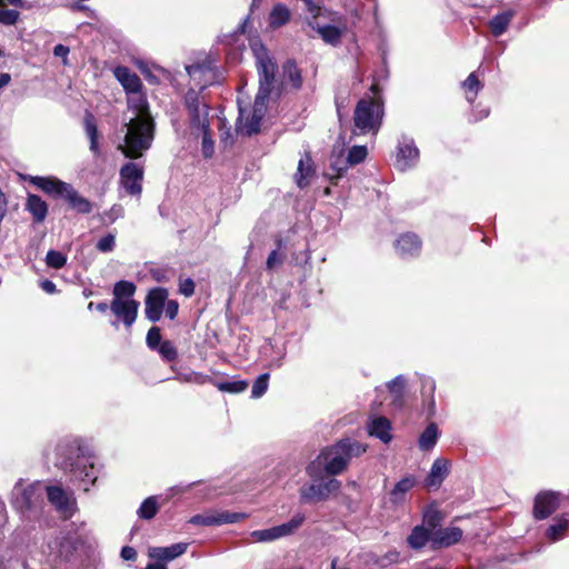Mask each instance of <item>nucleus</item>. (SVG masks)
Returning a JSON list of instances; mask_svg holds the SVG:
<instances>
[{
    "label": "nucleus",
    "instance_id": "1",
    "mask_svg": "<svg viewBox=\"0 0 569 569\" xmlns=\"http://www.w3.org/2000/svg\"><path fill=\"white\" fill-rule=\"evenodd\" d=\"M56 456L54 465L68 473L73 483L88 492L98 479L90 448L83 445L81 439L68 437L58 442Z\"/></svg>",
    "mask_w": 569,
    "mask_h": 569
},
{
    "label": "nucleus",
    "instance_id": "2",
    "mask_svg": "<svg viewBox=\"0 0 569 569\" xmlns=\"http://www.w3.org/2000/svg\"><path fill=\"white\" fill-rule=\"evenodd\" d=\"M128 106L136 114L126 124L124 143L119 149L127 158L137 159L151 147L154 123L141 90L128 93Z\"/></svg>",
    "mask_w": 569,
    "mask_h": 569
},
{
    "label": "nucleus",
    "instance_id": "3",
    "mask_svg": "<svg viewBox=\"0 0 569 569\" xmlns=\"http://www.w3.org/2000/svg\"><path fill=\"white\" fill-rule=\"evenodd\" d=\"M367 451V446L346 438L323 448L315 460L306 467V473L312 479H320L323 473L335 477L341 475L352 458Z\"/></svg>",
    "mask_w": 569,
    "mask_h": 569
},
{
    "label": "nucleus",
    "instance_id": "4",
    "mask_svg": "<svg viewBox=\"0 0 569 569\" xmlns=\"http://www.w3.org/2000/svg\"><path fill=\"white\" fill-rule=\"evenodd\" d=\"M251 50L256 58L259 77V90L256 99L264 102L270 99H278L281 94V83L277 78V63L269 57L266 47L260 41H252Z\"/></svg>",
    "mask_w": 569,
    "mask_h": 569
},
{
    "label": "nucleus",
    "instance_id": "5",
    "mask_svg": "<svg viewBox=\"0 0 569 569\" xmlns=\"http://www.w3.org/2000/svg\"><path fill=\"white\" fill-rule=\"evenodd\" d=\"M43 496L44 485L41 481L24 485L23 479H19L11 491L10 502L22 518L30 520L40 516Z\"/></svg>",
    "mask_w": 569,
    "mask_h": 569
},
{
    "label": "nucleus",
    "instance_id": "6",
    "mask_svg": "<svg viewBox=\"0 0 569 569\" xmlns=\"http://www.w3.org/2000/svg\"><path fill=\"white\" fill-rule=\"evenodd\" d=\"M309 24L317 30L322 40L331 46H337L346 29L342 17L338 12L323 8L320 18H311Z\"/></svg>",
    "mask_w": 569,
    "mask_h": 569
},
{
    "label": "nucleus",
    "instance_id": "7",
    "mask_svg": "<svg viewBox=\"0 0 569 569\" xmlns=\"http://www.w3.org/2000/svg\"><path fill=\"white\" fill-rule=\"evenodd\" d=\"M382 107L372 99H361L355 109L356 130L360 133H377L382 120Z\"/></svg>",
    "mask_w": 569,
    "mask_h": 569
},
{
    "label": "nucleus",
    "instance_id": "8",
    "mask_svg": "<svg viewBox=\"0 0 569 569\" xmlns=\"http://www.w3.org/2000/svg\"><path fill=\"white\" fill-rule=\"evenodd\" d=\"M184 108L188 113L190 129L193 132L209 128V106L200 91L194 89L187 91Z\"/></svg>",
    "mask_w": 569,
    "mask_h": 569
},
{
    "label": "nucleus",
    "instance_id": "9",
    "mask_svg": "<svg viewBox=\"0 0 569 569\" xmlns=\"http://www.w3.org/2000/svg\"><path fill=\"white\" fill-rule=\"evenodd\" d=\"M341 487V482L335 478L313 480L306 483L299 490L300 500L302 502H320L329 499L330 495L337 492Z\"/></svg>",
    "mask_w": 569,
    "mask_h": 569
},
{
    "label": "nucleus",
    "instance_id": "10",
    "mask_svg": "<svg viewBox=\"0 0 569 569\" xmlns=\"http://www.w3.org/2000/svg\"><path fill=\"white\" fill-rule=\"evenodd\" d=\"M267 103L254 99V103L250 110L239 107V117L236 130L244 136H252L260 130L261 120L266 114Z\"/></svg>",
    "mask_w": 569,
    "mask_h": 569
},
{
    "label": "nucleus",
    "instance_id": "11",
    "mask_svg": "<svg viewBox=\"0 0 569 569\" xmlns=\"http://www.w3.org/2000/svg\"><path fill=\"white\" fill-rule=\"evenodd\" d=\"M305 521L302 513H297L288 522L262 530L250 532L254 542H271L282 537L292 535Z\"/></svg>",
    "mask_w": 569,
    "mask_h": 569
},
{
    "label": "nucleus",
    "instance_id": "12",
    "mask_svg": "<svg viewBox=\"0 0 569 569\" xmlns=\"http://www.w3.org/2000/svg\"><path fill=\"white\" fill-rule=\"evenodd\" d=\"M419 161V150L413 139L402 137L397 147L395 166L401 171L413 168Z\"/></svg>",
    "mask_w": 569,
    "mask_h": 569
},
{
    "label": "nucleus",
    "instance_id": "13",
    "mask_svg": "<svg viewBox=\"0 0 569 569\" xmlns=\"http://www.w3.org/2000/svg\"><path fill=\"white\" fill-rule=\"evenodd\" d=\"M143 168L134 162H127L120 169V181L131 196H139L142 191Z\"/></svg>",
    "mask_w": 569,
    "mask_h": 569
},
{
    "label": "nucleus",
    "instance_id": "14",
    "mask_svg": "<svg viewBox=\"0 0 569 569\" xmlns=\"http://www.w3.org/2000/svg\"><path fill=\"white\" fill-rule=\"evenodd\" d=\"M28 180L30 183L53 198H64L71 187L69 183L53 177L30 176Z\"/></svg>",
    "mask_w": 569,
    "mask_h": 569
},
{
    "label": "nucleus",
    "instance_id": "15",
    "mask_svg": "<svg viewBox=\"0 0 569 569\" xmlns=\"http://www.w3.org/2000/svg\"><path fill=\"white\" fill-rule=\"evenodd\" d=\"M168 298V291L164 288H154L149 291L146 298V317L156 322L161 318L164 303Z\"/></svg>",
    "mask_w": 569,
    "mask_h": 569
},
{
    "label": "nucleus",
    "instance_id": "16",
    "mask_svg": "<svg viewBox=\"0 0 569 569\" xmlns=\"http://www.w3.org/2000/svg\"><path fill=\"white\" fill-rule=\"evenodd\" d=\"M139 302L137 300H112L111 312L121 320L127 328H130L138 316Z\"/></svg>",
    "mask_w": 569,
    "mask_h": 569
},
{
    "label": "nucleus",
    "instance_id": "17",
    "mask_svg": "<svg viewBox=\"0 0 569 569\" xmlns=\"http://www.w3.org/2000/svg\"><path fill=\"white\" fill-rule=\"evenodd\" d=\"M559 507V496L555 492H541L537 495L533 505L536 519H546Z\"/></svg>",
    "mask_w": 569,
    "mask_h": 569
},
{
    "label": "nucleus",
    "instance_id": "18",
    "mask_svg": "<svg viewBox=\"0 0 569 569\" xmlns=\"http://www.w3.org/2000/svg\"><path fill=\"white\" fill-rule=\"evenodd\" d=\"M187 549V542H178L169 547H150L148 549V556L149 558L166 565L167 562L182 556Z\"/></svg>",
    "mask_w": 569,
    "mask_h": 569
},
{
    "label": "nucleus",
    "instance_id": "19",
    "mask_svg": "<svg viewBox=\"0 0 569 569\" xmlns=\"http://www.w3.org/2000/svg\"><path fill=\"white\" fill-rule=\"evenodd\" d=\"M367 431L369 436L380 439L383 443H388L392 439L391 423L386 417H370L367 422Z\"/></svg>",
    "mask_w": 569,
    "mask_h": 569
},
{
    "label": "nucleus",
    "instance_id": "20",
    "mask_svg": "<svg viewBox=\"0 0 569 569\" xmlns=\"http://www.w3.org/2000/svg\"><path fill=\"white\" fill-rule=\"evenodd\" d=\"M449 472V461L438 458L433 461L430 472L425 479V486L429 489H438Z\"/></svg>",
    "mask_w": 569,
    "mask_h": 569
},
{
    "label": "nucleus",
    "instance_id": "21",
    "mask_svg": "<svg viewBox=\"0 0 569 569\" xmlns=\"http://www.w3.org/2000/svg\"><path fill=\"white\" fill-rule=\"evenodd\" d=\"M396 250L402 258L415 257L421 250V240L415 233H405L397 240Z\"/></svg>",
    "mask_w": 569,
    "mask_h": 569
},
{
    "label": "nucleus",
    "instance_id": "22",
    "mask_svg": "<svg viewBox=\"0 0 569 569\" xmlns=\"http://www.w3.org/2000/svg\"><path fill=\"white\" fill-rule=\"evenodd\" d=\"M44 492H47L49 502L59 511L71 513L72 503L62 488L58 486H44Z\"/></svg>",
    "mask_w": 569,
    "mask_h": 569
},
{
    "label": "nucleus",
    "instance_id": "23",
    "mask_svg": "<svg viewBox=\"0 0 569 569\" xmlns=\"http://www.w3.org/2000/svg\"><path fill=\"white\" fill-rule=\"evenodd\" d=\"M462 532L457 527L438 529L432 535V548L448 547L460 540Z\"/></svg>",
    "mask_w": 569,
    "mask_h": 569
},
{
    "label": "nucleus",
    "instance_id": "24",
    "mask_svg": "<svg viewBox=\"0 0 569 569\" xmlns=\"http://www.w3.org/2000/svg\"><path fill=\"white\" fill-rule=\"evenodd\" d=\"M315 174V168L312 163V159L309 153H305L303 157L300 158L298 163V171L295 176L296 183L299 188H306L310 183V179Z\"/></svg>",
    "mask_w": 569,
    "mask_h": 569
},
{
    "label": "nucleus",
    "instance_id": "25",
    "mask_svg": "<svg viewBox=\"0 0 569 569\" xmlns=\"http://www.w3.org/2000/svg\"><path fill=\"white\" fill-rule=\"evenodd\" d=\"M114 76L127 93L141 90L142 88L140 78L136 73L131 72L127 67H117L114 69Z\"/></svg>",
    "mask_w": 569,
    "mask_h": 569
},
{
    "label": "nucleus",
    "instance_id": "26",
    "mask_svg": "<svg viewBox=\"0 0 569 569\" xmlns=\"http://www.w3.org/2000/svg\"><path fill=\"white\" fill-rule=\"evenodd\" d=\"M416 478L407 476L398 481L390 491L389 500L393 506H398L406 500V495L416 486Z\"/></svg>",
    "mask_w": 569,
    "mask_h": 569
},
{
    "label": "nucleus",
    "instance_id": "27",
    "mask_svg": "<svg viewBox=\"0 0 569 569\" xmlns=\"http://www.w3.org/2000/svg\"><path fill=\"white\" fill-rule=\"evenodd\" d=\"M568 527L569 517L567 515L556 517L552 523L546 529L545 536L551 542L559 541L567 536Z\"/></svg>",
    "mask_w": 569,
    "mask_h": 569
},
{
    "label": "nucleus",
    "instance_id": "28",
    "mask_svg": "<svg viewBox=\"0 0 569 569\" xmlns=\"http://www.w3.org/2000/svg\"><path fill=\"white\" fill-rule=\"evenodd\" d=\"M432 535L433 532H430L423 525L416 526L407 537V543L411 549L420 550L428 542L432 543Z\"/></svg>",
    "mask_w": 569,
    "mask_h": 569
},
{
    "label": "nucleus",
    "instance_id": "29",
    "mask_svg": "<svg viewBox=\"0 0 569 569\" xmlns=\"http://www.w3.org/2000/svg\"><path fill=\"white\" fill-rule=\"evenodd\" d=\"M189 77L200 86L201 89H204L208 83H210L211 78L213 77V72L208 64H191L186 68Z\"/></svg>",
    "mask_w": 569,
    "mask_h": 569
},
{
    "label": "nucleus",
    "instance_id": "30",
    "mask_svg": "<svg viewBox=\"0 0 569 569\" xmlns=\"http://www.w3.org/2000/svg\"><path fill=\"white\" fill-rule=\"evenodd\" d=\"M515 14V10L509 9L493 16L489 21L491 33L495 37H500L502 33H505Z\"/></svg>",
    "mask_w": 569,
    "mask_h": 569
},
{
    "label": "nucleus",
    "instance_id": "31",
    "mask_svg": "<svg viewBox=\"0 0 569 569\" xmlns=\"http://www.w3.org/2000/svg\"><path fill=\"white\" fill-rule=\"evenodd\" d=\"M26 209L32 214L36 222H42L48 213V206L37 194H28Z\"/></svg>",
    "mask_w": 569,
    "mask_h": 569
},
{
    "label": "nucleus",
    "instance_id": "32",
    "mask_svg": "<svg viewBox=\"0 0 569 569\" xmlns=\"http://www.w3.org/2000/svg\"><path fill=\"white\" fill-rule=\"evenodd\" d=\"M483 71L480 68L473 72H471L467 79H465V99L469 102H473L478 92L482 89L483 84L481 81V76Z\"/></svg>",
    "mask_w": 569,
    "mask_h": 569
},
{
    "label": "nucleus",
    "instance_id": "33",
    "mask_svg": "<svg viewBox=\"0 0 569 569\" xmlns=\"http://www.w3.org/2000/svg\"><path fill=\"white\" fill-rule=\"evenodd\" d=\"M84 130L90 141V151L96 156L100 154L99 147V132L96 123V119L92 113L87 112L84 116Z\"/></svg>",
    "mask_w": 569,
    "mask_h": 569
},
{
    "label": "nucleus",
    "instance_id": "34",
    "mask_svg": "<svg viewBox=\"0 0 569 569\" xmlns=\"http://www.w3.org/2000/svg\"><path fill=\"white\" fill-rule=\"evenodd\" d=\"M64 199L79 213H89L92 210L91 202L84 197L80 196L72 187H70Z\"/></svg>",
    "mask_w": 569,
    "mask_h": 569
},
{
    "label": "nucleus",
    "instance_id": "35",
    "mask_svg": "<svg viewBox=\"0 0 569 569\" xmlns=\"http://www.w3.org/2000/svg\"><path fill=\"white\" fill-rule=\"evenodd\" d=\"M439 438V431L436 423L431 422L427 426L419 437V448L423 451L431 450Z\"/></svg>",
    "mask_w": 569,
    "mask_h": 569
},
{
    "label": "nucleus",
    "instance_id": "36",
    "mask_svg": "<svg viewBox=\"0 0 569 569\" xmlns=\"http://www.w3.org/2000/svg\"><path fill=\"white\" fill-rule=\"evenodd\" d=\"M290 19V10L282 3L276 4L269 14V26L277 29L286 24Z\"/></svg>",
    "mask_w": 569,
    "mask_h": 569
},
{
    "label": "nucleus",
    "instance_id": "37",
    "mask_svg": "<svg viewBox=\"0 0 569 569\" xmlns=\"http://www.w3.org/2000/svg\"><path fill=\"white\" fill-rule=\"evenodd\" d=\"M136 284L131 281L120 280L114 283L112 295V300H134L133 296L136 292Z\"/></svg>",
    "mask_w": 569,
    "mask_h": 569
},
{
    "label": "nucleus",
    "instance_id": "38",
    "mask_svg": "<svg viewBox=\"0 0 569 569\" xmlns=\"http://www.w3.org/2000/svg\"><path fill=\"white\" fill-rule=\"evenodd\" d=\"M349 167L350 164L347 161V157H345V150L342 148L335 147L330 157V168L337 173V176H341Z\"/></svg>",
    "mask_w": 569,
    "mask_h": 569
},
{
    "label": "nucleus",
    "instance_id": "39",
    "mask_svg": "<svg viewBox=\"0 0 569 569\" xmlns=\"http://www.w3.org/2000/svg\"><path fill=\"white\" fill-rule=\"evenodd\" d=\"M405 386L406 379L403 378V376H397L395 379L387 383V388L389 392L392 395L393 403L397 407H400L402 405Z\"/></svg>",
    "mask_w": 569,
    "mask_h": 569
},
{
    "label": "nucleus",
    "instance_id": "40",
    "mask_svg": "<svg viewBox=\"0 0 569 569\" xmlns=\"http://www.w3.org/2000/svg\"><path fill=\"white\" fill-rule=\"evenodd\" d=\"M283 74L293 89L301 88V73L293 61L289 60L283 64Z\"/></svg>",
    "mask_w": 569,
    "mask_h": 569
},
{
    "label": "nucleus",
    "instance_id": "41",
    "mask_svg": "<svg viewBox=\"0 0 569 569\" xmlns=\"http://www.w3.org/2000/svg\"><path fill=\"white\" fill-rule=\"evenodd\" d=\"M442 516L439 510L436 508H428L423 513V526L430 530V532H435L437 528L441 525Z\"/></svg>",
    "mask_w": 569,
    "mask_h": 569
},
{
    "label": "nucleus",
    "instance_id": "42",
    "mask_svg": "<svg viewBox=\"0 0 569 569\" xmlns=\"http://www.w3.org/2000/svg\"><path fill=\"white\" fill-rule=\"evenodd\" d=\"M159 506L156 497L147 498L138 509V515L142 519H152L158 512Z\"/></svg>",
    "mask_w": 569,
    "mask_h": 569
},
{
    "label": "nucleus",
    "instance_id": "43",
    "mask_svg": "<svg viewBox=\"0 0 569 569\" xmlns=\"http://www.w3.org/2000/svg\"><path fill=\"white\" fill-rule=\"evenodd\" d=\"M244 518H247V515L240 512L220 511L213 513L214 526L236 523Z\"/></svg>",
    "mask_w": 569,
    "mask_h": 569
},
{
    "label": "nucleus",
    "instance_id": "44",
    "mask_svg": "<svg viewBox=\"0 0 569 569\" xmlns=\"http://www.w3.org/2000/svg\"><path fill=\"white\" fill-rule=\"evenodd\" d=\"M217 387L223 392L240 393L248 388V382L244 380L223 381L219 382Z\"/></svg>",
    "mask_w": 569,
    "mask_h": 569
},
{
    "label": "nucleus",
    "instance_id": "45",
    "mask_svg": "<svg viewBox=\"0 0 569 569\" xmlns=\"http://www.w3.org/2000/svg\"><path fill=\"white\" fill-rule=\"evenodd\" d=\"M269 373H262L254 380L251 389L252 398L257 399L266 393L269 385Z\"/></svg>",
    "mask_w": 569,
    "mask_h": 569
},
{
    "label": "nucleus",
    "instance_id": "46",
    "mask_svg": "<svg viewBox=\"0 0 569 569\" xmlns=\"http://www.w3.org/2000/svg\"><path fill=\"white\" fill-rule=\"evenodd\" d=\"M46 263L53 269H61L67 263V257L60 251L49 250L46 256Z\"/></svg>",
    "mask_w": 569,
    "mask_h": 569
},
{
    "label": "nucleus",
    "instance_id": "47",
    "mask_svg": "<svg viewBox=\"0 0 569 569\" xmlns=\"http://www.w3.org/2000/svg\"><path fill=\"white\" fill-rule=\"evenodd\" d=\"M367 148L365 146H353L347 154V161L350 166L362 162L367 157Z\"/></svg>",
    "mask_w": 569,
    "mask_h": 569
},
{
    "label": "nucleus",
    "instance_id": "48",
    "mask_svg": "<svg viewBox=\"0 0 569 569\" xmlns=\"http://www.w3.org/2000/svg\"><path fill=\"white\" fill-rule=\"evenodd\" d=\"M156 350H158L162 359L167 361H172L178 356L176 347L169 340L163 341Z\"/></svg>",
    "mask_w": 569,
    "mask_h": 569
},
{
    "label": "nucleus",
    "instance_id": "49",
    "mask_svg": "<svg viewBox=\"0 0 569 569\" xmlns=\"http://www.w3.org/2000/svg\"><path fill=\"white\" fill-rule=\"evenodd\" d=\"M20 13L17 10L0 7V23L4 26H13Z\"/></svg>",
    "mask_w": 569,
    "mask_h": 569
},
{
    "label": "nucleus",
    "instance_id": "50",
    "mask_svg": "<svg viewBox=\"0 0 569 569\" xmlns=\"http://www.w3.org/2000/svg\"><path fill=\"white\" fill-rule=\"evenodd\" d=\"M147 346L156 350L163 341L161 338L160 328L158 327H151L147 333Z\"/></svg>",
    "mask_w": 569,
    "mask_h": 569
},
{
    "label": "nucleus",
    "instance_id": "51",
    "mask_svg": "<svg viewBox=\"0 0 569 569\" xmlns=\"http://www.w3.org/2000/svg\"><path fill=\"white\" fill-rule=\"evenodd\" d=\"M202 134V152L206 158H210L213 153L214 142L210 137L209 128L203 130H196Z\"/></svg>",
    "mask_w": 569,
    "mask_h": 569
},
{
    "label": "nucleus",
    "instance_id": "52",
    "mask_svg": "<svg viewBox=\"0 0 569 569\" xmlns=\"http://www.w3.org/2000/svg\"><path fill=\"white\" fill-rule=\"evenodd\" d=\"M116 247V236L112 233H108L107 236L102 237L98 242L96 248L100 252H111L113 251Z\"/></svg>",
    "mask_w": 569,
    "mask_h": 569
},
{
    "label": "nucleus",
    "instance_id": "53",
    "mask_svg": "<svg viewBox=\"0 0 569 569\" xmlns=\"http://www.w3.org/2000/svg\"><path fill=\"white\" fill-rule=\"evenodd\" d=\"M282 263L283 254H281L278 250H272L267 258L266 267L268 270H272Z\"/></svg>",
    "mask_w": 569,
    "mask_h": 569
},
{
    "label": "nucleus",
    "instance_id": "54",
    "mask_svg": "<svg viewBox=\"0 0 569 569\" xmlns=\"http://www.w3.org/2000/svg\"><path fill=\"white\" fill-rule=\"evenodd\" d=\"M190 523L197 526H214L213 513L211 515H196L191 517Z\"/></svg>",
    "mask_w": 569,
    "mask_h": 569
},
{
    "label": "nucleus",
    "instance_id": "55",
    "mask_svg": "<svg viewBox=\"0 0 569 569\" xmlns=\"http://www.w3.org/2000/svg\"><path fill=\"white\" fill-rule=\"evenodd\" d=\"M196 284L192 279L187 278L180 282L179 291L184 297H191L194 293Z\"/></svg>",
    "mask_w": 569,
    "mask_h": 569
},
{
    "label": "nucleus",
    "instance_id": "56",
    "mask_svg": "<svg viewBox=\"0 0 569 569\" xmlns=\"http://www.w3.org/2000/svg\"><path fill=\"white\" fill-rule=\"evenodd\" d=\"M163 309H164L166 317L173 320L178 315L179 305L176 300H169V301H166Z\"/></svg>",
    "mask_w": 569,
    "mask_h": 569
},
{
    "label": "nucleus",
    "instance_id": "57",
    "mask_svg": "<svg viewBox=\"0 0 569 569\" xmlns=\"http://www.w3.org/2000/svg\"><path fill=\"white\" fill-rule=\"evenodd\" d=\"M124 210L122 206L114 204L108 212H106V216L109 219V222H114L118 218L123 217Z\"/></svg>",
    "mask_w": 569,
    "mask_h": 569
},
{
    "label": "nucleus",
    "instance_id": "58",
    "mask_svg": "<svg viewBox=\"0 0 569 569\" xmlns=\"http://www.w3.org/2000/svg\"><path fill=\"white\" fill-rule=\"evenodd\" d=\"M194 485H196V482H191L188 485H179V486L171 487L168 490V498L173 497L176 495H182V493L187 492L188 490H190Z\"/></svg>",
    "mask_w": 569,
    "mask_h": 569
},
{
    "label": "nucleus",
    "instance_id": "59",
    "mask_svg": "<svg viewBox=\"0 0 569 569\" xmlns=\"http://www.w3.org/2000/svg\"><path fill=\"white\" fill-rule=\"evenodd\" d=\"M70 52V49L67 46L63 44H57L53 48V54L56 57L62 58L63 64H68V54Z\"/></svg>",
    "mask_w": 569,
    "mask_h": 569
},
{
    "label": "nucleus",
    "instance_id": "60",
    "mask_svg": "<svg viewBox=\"0 0 569 569\" xmlns=\"http://www.w3.org/2000/svg\"><path fill=\"white\" fill-rule=\"evenodd\" d=\"M121 557L124 560H136L137 558V551L134 548L126 546L121 549Z\"/></svg>",
    "mask_w": 569,
    "mask_h": 569
},
{
    "label": "nucleus",
    "instance_id": "61",
    "mask_svg": "<svg viewBox=\"0 0 569 569\" xmlns=\"http://www.w3.org/2000/svg\"><path fill=\"white\" fill-rule=\"evenodd\" d=\"M489 114V110L487 108H480V109H477L471 116H470V119L469 121H473V122H477L479 120H482L485 119L487 116Z\"/></svg>",
    "mask_w": 569,
    "mask_h": 569
},
{
    "label": "nucleus",
    "instance_id": "62",
    "mask_svg": "<svg viewBox=\"0 0 569 569\" xmlns=\"http://www.w3.org/2000/svg\"><path fill=\"white\" fill-rule=\"evenodd\" d=\"M41 288L43 291H46L47 293H50V295H52L57 291V287L51 280H43L41 282Z\"/></svg>",
    "mask_w": 569,
    "mask_h": 569
},
{
    "label": "nucleus",
    "instance_id": "63",
    "mask_svg": "<svg viewBox=\"0 0 569 569\" xmlns=\"http://www.w3.org/2000/svg\"><path fill=\"white\" fill-rule=\"evenodd\" d=\"M93 308L96 310H98L99 312H106L108 310V308H110V306H108L106 302H99L97 305H94L93 302H90L88 305V309L92 310Z\"/></svg>",
    "mask_w": 569,
    "mask_h": 569
},
{
    "label": "nucleus",
    "instance_id": "64",
    "mask_svg": "<svg viewBox=\"0 0 569 569\" xmlns=\"http://www.w3.org/2000/svg\"><path fill=\"white\" fill-rule=\"evenodd\" d=\"M146 569H167V566L161 562L149 563Z\"/></svg>",
    "mask_w": 569,
    "mask_h": 569
}]
</instances>
